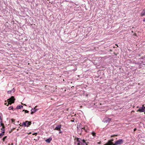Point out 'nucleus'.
<instances>
[{
  "label": "nucleus",
  "instance_id": "nucleus-1",
  "mask_svg": "<svg viewBox=\"0 0 145 145\" xmlns=\"http://www.w3.org/2000/svg\"><path fill=\"white\" fill-rule=\"evenodd\" d=\"M15 99L14 96H11V97L7 99V101L8 103H5V105H6L7 106H8L9 104L11 105L12 103H14Z\"/></svg>",
  "mask_w": 145,
  "mask_h": 145
},
{
  "label": "nucleus",
  "instance_id": "nucleus-2",
  "mask_svg": "<svg viewBox=\"0 0 145 145\" xmlns=\"http://www.w3.org/2000/svg\"><path fill=\"white\" fill-rule=\"evenodd\" d=\"M78 133L81 135L83 130L82 128V125L81 123H79L77 127Z\"/></svg>",
  "mask_w": 145,
  "mask_h": 145
},
{
  "label": "nucleus",
  "instance_id": "nucleus-3",
  "mask_svg": "<svg viewBox=\"0 0 145 145\" xmlns=\"http://www.w3.org/2000/svg\"><path fill=\"white\" fill-rule=\"evenodd\" d=\"M123 140L122 139H119L116 141L113 145H120L123 143Z\"/></svg>",
  "mask_w": 145,
  "mask_h": 145
},
{
  "label": "nucleus",
  "instance_id": "nucleus-4",
  "mask_svg": "<svg viewBox=\"0 0 145 145\" xmlns=\"http://www.w3.org/2000/svg\"><path fill=\"white\" fill-rule=\"evenodd\" d=\"M31 124V121H26L25 122H23L22 124V125H24L25 127H28Z\"/></svg>",
  "mask_w": 145,
  "mask_h": 145
},
{
  "label": "nucleus",
  "instance_id": "nucleus-5",
  "mask_svg": "<svg viewBox=\"0 0 145 145\" xmlns=\"http://www.w3.org/2000/svg\"><path fill=\"white\" fill-rule=\"evenodd\" d=\"M81 139H82L78 138H75L74 140L75 141L74 142V144H80L81 142Z\"/></svg>",
  "mask_w": 145,
  "mask_h": 145
},
{
  "label": "nucleus",
  "instance_id": "nucleus-6",
  "mask_svg": "<svg viewBox=\"0 0 145 145\" xmlns=\"http://www.w3.org/2000/svg\"><path fill=\"white\" fill-rule=\"evenodd\" d=\"M111 120V118L106 117L103 120V122L106 123H109Z\"/></svg>",
  "mask_w": 145,
  "mask_h": 145
},
{
  "label": "nucleus",
  "instance_id": "nucleus-7",
  "mask_svg": "<svg viewBox=\"0 0 145 145\" xmlns=\"http://www.w3.org/2000/svg\"><path fill=\"white\" fill-rule=\"evenodd\" d=\"M82 130H84L86 132L88 133L89 132V129L87 126L85 125L83 126L82 125Z\"/></svg>",
  "mask_w": 145,
  "mask_h": 145
},
{
  "label": "nucleus",
  "instance_id": "nucleus-8",
  "mask_svg": "<svg viewBox=\"0 0 145 145\" xmlns=\"http://www.w3.org/2000/svg\"><path fill=\"white\" fill-rule=\"evenodd\" d=\"M37 107V106H36L34 108H32L31 110V114H33V113L36 112L38 110V109H36V108Z\"/></svg>",
  "mask_w": 145,
  "mask_h": 145
},
{
  "label": "nucleus",
  "instance_id": "nucleus-9",
  "mask_svg": "<svg viewBox=\"0 0 145 145\" xmlns=\"http://www.w3.org/2000/svg\"><path fill=\"white\" fill-rule=\"evenodd\" d=\"M137 111H139L140 112H143L145 111V108H144V107H140L139 109L137 110Z\"/></svg>",
  "mask_w": 145,
  "mask_h": 145
},
{
  "label": "nucleus",
  "instance_id": "nucleus-10",
  "mask_svg": "<svg viewBox=\"0 0 145 145\" xmlns=\"http://www.w3.org/2000/svg\"><path fill=\"white\" fill-rule=\"evenodd\" d=\"M1 125L2 126V128L1 129V133L4 134L5 132V126L3 123H1Z\"/></svg>",
  "mask_w": 145,
  "mask_h": 145
},
{
  "label": "nucleus",
  "instance_id": "nucleus-11",
  "mask_svg": "<svg viewBox=\"0 0 145 145\" xmlns=\"http://www.w3.org/2000/svg\"><path fill=\"white\" fill-rule=\"evenodd\" d=\"M81 145H88L84 140L81 139Z\"/></svg>",
  "mask_w": 145,
  "mask_h": 145
},
{
  "label": "nucleus",
  "instance_id": "nucleus-12",
  "mask_svg": "<svg viewBox=\"0 0 145 145\" xmlns=\"http://www.w3.org/2000/svg\"><path fill=\"white\" fill-rule=\"evenodd\" d=\"M61 125H57L55 128V130H57V131H59L60 130L61 128Z\"/></svg>",
  "mask_w": 145,
  "mask_h": 145
},
{
  "label": "nucleus",
  "instance_id": "nucleus-13",
  "mask_svg": "<svg viewBox=\"0 0 145 145\" xmlns=\"http://www.w3.org/2000/svg\"><path fill=\"white\" fill-rule=\"evenodd\" d=\"M52 140V138L51 137H50L48 139H47L46 140V141L48 143H49Z\"/></svg>",
  "mask_w": 145,
  "mask_h": 145
},
{
  "label": "nucleus",
  "instance_id": "nucleus-14",
  "mask_svg": "<svg viewBox=\"0 0 145 145\" xmlns=\"http://www.w3.org/2000/svg\"><path fill=\"white\" fill-rule=\"evenodd\" d=\"M23 107V106L22 105H18L16 107V109H20L22 108Z\"/></svg>",
  "mask_w": 145,
  "mask_h": 145
},
{
  "label": "nucleus",
  "instance_id": "nucleus-15",
  "mask_svg": "<svg viewBox=\"0 0 145 145\" xmlns=\"http://www.w3.org/2000/svg\"><path fill=\"white\" fill-rule=\"evenodd\" d=\"M145 15V12L144 11V10L141 13V16H143Z\"/></svg>",
  "mask_w": 145,
  "mask_h": 145
},
{
  "label": "nucleus",
  "instance_id": "nucleus-16",
  "mask_svg": "<svg viewBox=\"0 0 145 145\" xmlns=\"http://www.w3.org/2000/svg\"><path fill=\"white\" fill-rule=\"evenodd\" d=\"M91 135H92L93 136V137H95L96 136V133L94 132V131H93L91 133Z\"/></svg>",
  "mask_w": 145,
  "mask_h": 145
},
{
  "label": "nucleus",
  "instance_id": "nucleus-17",
  "mask_svg": "<svg viewBox=\"0 0 145 145\" xmlns=\"http://www.w3.org/2000/svg\"><path fill=\"white\" fill-rule=\"evenodd\" d=\"M108 143V144H114L113 143H112V142L110 141V140H109L108 142L107 143Z\"/></svg>",
  "mask_w": 145,
  "mask_h": 145
},
{
  "label": "nucleus",
  "instance_id": "nucleus-18",
  "mask_svg": "<svg viewBox=\"0 0 145 145\" xmlns=\"http://www.w3.org/2000/svg\"><path fill=\"white\" fill-rule=\"evenodd\" d=\"M13 107L12 106H10L8 108V110H13Z\"/></svg>",
  "mask_w": 145,
  "mask_h": 145
},
{
  "label": "nucleus",
  "instance_id": "nucleus-19",
  "mask_svg": "<svg viewBox=\"0 0 145 145\" xmlns=\"http://www.w3.org/2000/svg\"><path fill=\"white\" fill-rule=\"evenodd\" d=\"M7 138V136H5V137H4L2 139V140H3V142H4L5 140V139L6 138Z\"/></svg>",
  "mask_w": 145,
  "mask_h": 145
},
{
  "label": "nucleus",
  "instance_id": "nucleus-20",
  "mask_svg": "<svg viewBox=\"0 0 145 145\" xmlns=\"http://www.w3.org/2000/svg\"><path fill=\"white\" fill-rule=\"evenodd\" d=\"M3 135H4V134L2 133H0V138Z\"/></svg>",
  "mask_w": 145,
  "mask_h": 145
},
{
  "label": "nucleus",
  "instance_id": "nucleus-21",
  "mask_svg": "<svg viewBox=\"0 0 145 145\" xmlns=\"http://www.w3.org/2000/svg\"><path fill=\"white\" fill-rule=\"evenodd\" d=\"M11 120L12 123H13L14 124V123L15 122V120L14 119H11Z\"/></svg>",
  "mask_w": 145,
  "mask_h": 145
},
{
  "label": "nucleus",
  "instance_id": "nucleus-22",
  "mask_svg": "<svg viewBox=\"0 0 145 145\" xmlns=\"http://www.w3.org/2000/svg\"><path fill=\"white\" fill-rule=\"evenodd\" d=\"M24 111L25 113H28L29 112V111L27 110H23V111Z\"/></svg>",
  "mask_w": 145,
  "mask_h": 145
},
{
  "label": "nucleus",
  "instance_id": "nucleus-23",
  "mask_svg": "<svg viewBox=\"0 0 145 145\" xmlns=\"http://www.w3.org/2000/svg\"><path fill=\"white\" fill-rule=\"evenodd\" d=\"M104 145H113V144H108V143H106L105 144H104Z\"/></svg>",
  "mask_w": 145,
  "mask_h": 145
},
{
  "label": "nucleus",
  "instance_id": "nucleus-24",
  "mask_svg": "<svg viewBox=\"0 0 145 145\" xmlns=\"http://www.w3.org/2000/svg\"><path fill=\"white\" fill-rule=\"evenodd\" d=\"M1 122H2V120L1 119V116H0V123H1ZM2 123V122H1V123Z\"/></svg>",
  "mask_w": 145,
  "mask_h": 145
},
{
  "label": "nucleus",
  "instance_id": "nucleus-25",
  "mask_svg": "<svg viewBox=\"0 0 145 145\" xmlns=\"http://www.w3.org/2000/svg\"><path fill=\"white\" fill-rule=\"evenodd\" d=\"M59 133H62V131H61L60 130H59Z\"/></svg>",
  "mask_w": 145,
  "mask_h": 145
},
{
  "label": "nucleus",
  "instance_id": "nucleus-26",
  "mask_svg": "<svg viewBox=\"0 0 145 145\" xmlns=\"http://www.w3.org/2000/svg\"><path fill=\"white\" fill-rule=\"evenodd\" d=\"M37 134V133H33L32 135H36Z\"/></svg>",
  "mask_w": 145,
  "mask_h": 145
},
{
  "label": "nucleus",
  "instance_id": "nucleus-27",
  "mask_svg": "<svg viewBox=\"0 0 145 145\" xmlns=\"http://www.w3.org/2000/svg\"><path fill=\"white\" fill-rule=\"evenodd\" d=\"M11 91H8L7 92L8 93H10L11 92Z\"/></svg>",
  "mask_w": 145,
  "mask_h": 145
},
{
  "label": "nucleus",
  "instance_id": "nucleus-28",
  "mask_svg": "<svg viewBox=\"0 0 145 145\" xmlns=\"http://www.w3.org/2000/svg\"><path fill=\"white\" fill-rule=\"evenodd\" d=\"M110 140L112 142V141H114V139H112Z\"/></svg>",
  "mask_w": 145,
  "mask_h": 145
},
{
  "label": "nucleus",
  "instance_id": "nucleus-29",
  "mask_svg": "<svg viewBox=\"0 0 145 145\" xmlns=\"http://www.w3.org/2000/svg\"><path fill=\"white\" fill-rule=\"evenodd\" d=\"M15 89H14V88H13V89H12V91L14 92L15 91Z\"/></svg>",
  "mask_w": 145,
  "mask_h": 145
},
{
  "label": "nucleus",
  "instance_id": "nucleus-30",
  "mask_svg": "<svg viewBox=\"0 0 145 145\" xmlns=\"http://www.w3.org/2000/svg\"><path fill=\"white\" fill-rule=\"evenodd\" d=\"M98 144H101V143L100 142H98Z\"/></svg>",
  "mask_w": 145,
  "mask_h": 145
},
{
  "label": "nucleus",
  "instance_id": "nucleus-31",
  "mask_svg": "<svg viewBox=\"0 0 145 145\" xmlns=\"http://www.w3.org/2000/svg\"><path fill=\"white\" fill-rule=\"evenodd\" d=\"M76 145H81L80 144H77Z\"/></svg>",
  "mask_w": 145,
  "mask_h": 145
},
{
  "label": "nucleus",
  "instance_id": "nucleus-32",
  "mask_svg": "<svg viewBox=\"0 0 145 145\" xmlns=\"http://www.w3.org/2000/svg\"><path fill=\"white\" fill-rule=\"evenodd\" d=\"M136 130V129H134V131H135Z\"/></svg>",
  "mask_w": 145,
  "mask_h": 145
},
{
  "label": "nucleus",
  "instance_id": "nucleus-33",
  "mask_svg": "<svg viewBox=\"0 0 145 145\" xmlns=\"http://www.w3.org/2000/svg\"><path fill=\"white\" fill-rule=\"evenodd\" d=\"M144 108H145V106L144 107Z\"/></svg>",
  "mask_w": 145,
  "mask_h": 145
},
{
  "label": "nucleus",
  "instance_id": "nucleus-34",
  "mask_svg": "<svg viewBox=\"0 0 145 145\" xmlns=\"http://www.w3.org/2000/svg\"><path fill=\"white\" fill-rule=\"evenodd\" d=\"M72 121V122H73V121H74V120H73V121Z\"/></svg>",
  "mask_w": 145,
  "mask_h": 145
},
{
  "label": "nucleus",
  "instance_id": "nucleus-35",
  "mask_svg": "<svg viewBox=\"0 0 145 145\" xmlns=\"http://www.w3.org/2000/svg\"><path fill=\"white\" fill-rule=\"evenodd\" d=\"M12 144V145H13V144L12 143V144Z\"/></svg>",
  "mask_w": 145,
  "mask_h": 145
},
{
  "label": "nucleus",
  "instance_id": "nucleus-36",
  "mask_svg": "<svg viewBox=\"0 0 145 145\" xmlns=\"http://www.w3.org/2000/svg\"><path fill=\"white\" fill-rule=\"evenodd\" d=\"M27 124V125H28V124H27H27Z\"/></svg>",
  "mask_w": 145,
  "mask_h": 145
}]
</instances>
